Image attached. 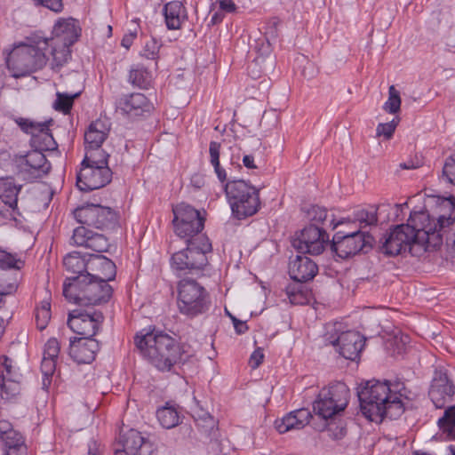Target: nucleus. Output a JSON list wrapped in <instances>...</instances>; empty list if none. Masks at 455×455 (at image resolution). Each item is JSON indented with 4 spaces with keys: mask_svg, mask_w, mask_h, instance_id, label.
Instances as JSON below:
<instances>
[{
    "mask_svg": "<svg viewBox=\"0 0 455 455\" xmlns=\"http://www.w3.org/2000/svg\"><path fill=\"white\" fill-rule=\"evenodd\" d=\"M28 44L15 47L6 60L13 77H21L42 69L49 60V40L36 34L28 37Z\"/></svg>",
    "mask_w": 455,
    "mask_h": 455,
    "instance_id": "nucleus-4",
    "label": "nucleus"
},
{
    "mask_svg": "<svg viewBox=\"0 0 455 455\" xmlns=\"http://www.w3.org/2000/svg\"><path fill=\"white\" fill-rule=\"evenodd\" d=\"M128 82L134 87L148 90L153 83L152 73L144 65L134 64L129 70Z\"/></svg>",
    "mask_w": 455,
    "mask_h": 455,
    "instance_id": "nucleus-36",
    "label": "nucleus"
},
{
    "mask_svg": "<svg viewBox=\"0 0 455 455\" xmlns=\"http://www.w3.org/2000/svg\"><path fill=\"white\" fill-rule=\"evenodd\" d=\"M396 125L397 122H395V120L386 124H379L377 126V134L379 136L382 135L386 139H390L395 131Z\"/></svg>",
    "mask_w": 455,
    "mask_h": 455,
    "instance_id": "nucleus-53",
    "label": "nucleus"
},
{
    "mask_svg": "<svg viewBox=\"0 0 455 455\" xmlns=\"http://www.w3.org/2000/svg\"><path fill=\"white\" fill-rule=\"evenodd\" d=\"M174 233L186 243L197 242L199 236H206L202 233L205 222V212H201L193 206L181 203L172 209Z\"/></svg>",
    "mask_w": 455,
    "mask_h": 455,
    "instance_id": "nucleus-11",
    "label": "nucleus"
},
{
    "mask_svg": "<svg viewBox=\"0 0 455 455\" xmlns=\"http://www.w3.org/2000/svg\"><path fill=\"white\" fill-rule=\"evenodd\" d=\"M164 22L169 30L180 29L188 20V12L180 1H172L164 4L163 9Z\"/></svg>",
    "mask_w": 455,
    "mask_h": 455,
    "instance_id": "nucleus-33",
    "label": "nucleus"
},
{
    "mask_svg": "<svg viewBox=\"0 0 455 455\" xmlns=\"http://www.w3.org/2000/svg\"><path fill=\"white\" fill-rule=\"evenodd\" d=\"M317 272L316 263L306 255H297L289 263V275L291 279L299 283L313 279Z\"/></svg>",
    "mask_w": 455,
    "mask_h": 455,
    "instance_id": "nucleus-30",
    "label": "nucleus"
},
{
    "mask_svg": "<svg viewBox=\"0 0 455 455\" xmlns=\"http://www.w3.org/2000/svg\"><path fill=\"white\" fill-rule=\"evenodd\" d=\"M109 129L100 119L92 122L84 132L85 154L91 152L107 153L101 148L102 143L108 135ZM101 156V154H99Z\"/></svg>",
    "mask_w": 455,
    "mask_h": 455,
    "instance_id": "nucleus-32",
    "label": "nucleus"
},
{
    "mask_svg": "<svg viewBox=\"0 0 455 455\" xmlns=\"http://www.w3.org/2000/svg\"><path fill=\"white\" fill-rule=\"evenodd\" d=\"M455 394V385L448 377L445 371H435L428 395L436 409L444 408L452 400Z\"/></svg>",
    "mask_w": 455,
    "mask_h": 455,
    "instance_id": "nucleus-23",
    "label": "nucleus"
},
{
    "mask_svg": "<svg viewBox=\"0 0 455 455\" xmlns=\"http://www.w3.org/2000/svg\"><path fill=\"white\" fill-rule=\"evenodd\" d=\"M327 430L329 432V435L333 440H339V439L343 438L347 434L346 428L341 425H337V426L329 425Z\"/></svg>",
    "mask_w": 455,
    "mask_h": 455,
    "instance_id": "nucleus-55",
    "label": "nucleus"
},
{
    "mask_svg": "<svg viewBox=\"0 0 455 455\" xmlns=\"http://www.w3.org/2000/svg\"><path fill=\"white\" fill-rule=\"evenodd\" d=\"M225 194L232 214L244 220L258 212L260 207L259 190L243 180H233L225 184Z\"/></svg>",
    "mask_w": 455,
    "mask_h": 455,
    "instance_id": "nucleus-10",
    "label": "nucleus"
},
{
    "mask_svg": "<svg viewBox=\"0 0 455 455\" xmlns=\"http://www.w3.org/2000/svg\"><path fill=\"white\" fill-rule=\"evenodd\" d=\"M328 242L329 235L323 228L308 225L293 239L292 245L300 253L319 255L323 251Z\"/></svg>",
    "mask_w": 455,
    "mask_h": 455,
    "instance_id": "nucleus-20",
    "label": "nucleus"
},
{
    "mask_svg": "<svg viewBox=\"0 0 455 455\" xmlns=\"http://www.w3.org/2000/svg\"><path fill=\"white\" fill-rule=\"evenodd\" d=\"M71 46L49 40V48L46 53L52 56L48 62L52 71L59 72L71 59Z\"/></svg>",
    "mask_w": 455,
    "mask_h": 455,
    "instance_id": "nucleus-34",
    "label": "nucleus"
},
{
    "mask_svg": "<svg viewBox=\"0 0 455 455\" xmlns=\"http://www.w3.org/2000/svg\"><path fill=\"white\" fill-rule=\"evenodd\" d=\"M311 418L312 414L308 409H298L287 413L282 419H275V427L280 434L291 430H299L309 423Z\"/></svg>",
    "mask_w": 455,
    "mask_h": 455,
    "instance_id": "nucleus-31",
    "label": "nucleus"
},
{
    "mask_svg": "<svg viewBox=\"0 0 455 455\" xmlns=\"http://www.w3.org/2000/svg\"><path fill=\"white\" fill-rule=\"evenodd\" d=\"M232 317L234 328L237 334H243L248 330V326L245 322L240 321L234 316Z\"/></svg>",
    "mask_w": 455,
    "mask_h": 455,
    "instance_id": "nucleus-61",
    "label": "nucleus"
},
{
    "mask_svg": "<svg viewBox=\"0 0 455 455\" xmlns=\"http://www.w3.org/2000/svg\"><path fill=\"white\" fill-rule=\"evenodd\" d=\"M161 44L154 37L147 40L142 50L141 55L148 60H156L158 58Z\"/></svg>",
    "mask_w": 455,
    "mask_h": 455,
    "instance_id": "nucleus-48",
    "label": "nucleus"
},
{
    "mask_svg": "<svg viewBox=\"0 0 455 455\" xmlns=\"http://www.w3.org/2000/svg\"><path fill=\"white\" fill-rule=\"evenodd\" d=\"M264 359V354L261 348L255 349L250 357V363L253 369L258 368Z\"/></svg>",
    "mask_w": 455,
    "mask_h": 455,
    "instance_id": "nucleus-58",
    "label": "nucleus"
},
{
    "mask_svg": "<svg viewBox=\"0 0 455 455\" xmlns=\"http://www.w3.org/2000/svg\"><path fill=\"white\" fill-rule=\"evenodd\" d=\"M73 214L82 226L101 230L113 229L118 223L117 213L111 208L100 204H87L77 207Z\"/></svg>",
    "mask_w": 455,
    "mask_h": 455,
    "instance_id": "nucleus-13",
    "label": "nucleus"
},
{
    "mask_svg": "<svg viewBox=\"0 0 455 455\" xmlns=\"http://www.w3.org/2000/svg\"><path fill=\"white\" fill-rule=\"evenodd\" d=\"M14 122L24 133L30 135V146L34 149L41 152L57 149L58 144L50 130L53 124L52 119L36 122L29 118L16 117Z\"/></svg>",
    "mask_w": 455,
    "mask_h": 455,
    "instance_id": "nucleus-14",
    "label": "nucleus"
},
{
    "mask_svg": "<svg viewBox=\"0 0 455 455\" xmlns=\"http://www.w3.org/2000/svg\"><path fill=\"white\" fill-rule=\"evenodd\" d=\"M220 9L221 11L230 13L235 11L236 5L233 0H220Z\"/></svg>",
    "mask_w": 455,
    "mask_h": 455,
    "instance_id": "nucleus-60",
    "label": "nucleus"
},
{
    "mask_svg": "<svg viewBox=\"0 0 455 455\" xmlns=\"http://www.w3.org/2000/svg\"><path fill=\"white\" fill-rule=\"evenodd\" d=\"M410 392L401 380H369L357 389L362 414L370 421L380 423L385 417L396 419L404 412L403 399Z\"/></svg>",
    "mask_w": 455,
    "mask_h": 455,
    "instance_id": "nucleus-1",
    "label": "nucleus"
},
{
    "mask_svg": "<svg viewBox=\"0 0 455 455\" xmlns=\"http://www.w3.org/2000/svg\"><path fill=\"white\" fill-rule=\"evenodd\" d=\"M14 269H0V304L3 297L16 291L18 288V273H12Z\"/></svg>",
    "mask_w": 455,
    "mask_h": 455,
    "instance_id": "nucleus-38",
    "label": "nucleus"
},
{
    "mask_svg": "<svg viewBox=\"0 0 455 455\" xmlns=\"http://www.w3.org/2000/svg\"><path fill=\"white\" fill-rule=\"evenodd\" d=\"M418 224L411 221V213L406 224L396 225L383 237L380 251L387 256H396L406 251L416 256L429 251V237Z\"/></svg>",
    "mask_w": 455,
    "mask_h": 455,
    "instance_id": "nucleus-3",
    "label": "nucleus"
},
{
    "mask_svg": "<svg viewBox=\"0 0 455 455\" xmlns=\"http://www.w3.org/2000/svg\"><path fill=\"white\" fill-rule=\"evenodd\" d=\"M12 176L0 178V218L4 220L18 222L20 212L18 208V196L22 189Z\"/></svg>",
    "mask_w": 455,
    "mask_h": 455,
    "instance_id": "nucleus-19",
    "label": "nucleus"
},
{
    "mask_svg": "<svg viewBox=\"0 0 455 455\" xmlns=\"http://www.w3.org/2000/svg\"><path fill=\"white\" fill-rule=\"evenodd\" d=\"M442 179L455 185V153L446 158L443 167Z\"/></svg>",
    "mask_w": 455,
    "mask_h": 455,
    "instance_id": "nucleus-47",
    "label": "nucleus"
},
{
    "mask_svg": "<svg viewBox=\"0 0 455 455\" xmlns=\"http://www.w3.org/2000/svg\"><path fill=\"white\" fill-rule=\"evenodd\" d=\"M306 213L307 219L311 222L310 225H324L328 221V212L324 207L312 205Z\"/></svg>",
    "mask_w": 455,
    "mask_h": 455,
    "instance_id": "nucleus-44",
    "label": "nucleus"
},
{
    "mask_svg": "<svg viewBox=\"0 0 455 455\" xmlns=\"http://www.w3.org/2000/svg\"><path fill=\"white\" fill-rule=\"evenodd\" d=\"M196 425L198 427L202 428L207 435H210L212 431L214 429L216 423L213 417H212L208 412H204L203 416H200V418L196 419Z\"/></svg>",
    "mask_w": 455,
    "mask_h": 455,
    "instance_id": "nucleus-51",
    "label": "nucleus"
},
{
    "mask_svg": "<svg viewBox=\"0 0 455 455\" xmlns=\"http://www.w3.org/2000/svg\"><path fill=\"white\" fill-rule=\"evenodd\" d=\"M411 221H419L429 237L430 246L436 249L443 243V235L455 222V197H437L432 213L428 211L411 212Z\"/></svg>",
    "mask_w": 455,
    "mask_h": 455,
    "instance_id": "nucleus-5",
    "label": "nucleus"
},
{
    "mask_svg": "<svg viewBox=\"0 0 455 455\" xmlns=\"http://www.w3.org/2000/svg\"><path fill=\"white\" fill-rule=\"evenodd\" d=\"M177 291V307L181 315L193 319L210 310L212 305L210 293L196 280L191 278L180 280Z\"/></svg>",
    "mask_w": 455,
    "mask_h": 455,
    "instance_id": "nucleus-9",
    "label": "nucleus"
},
{
    "mask_svg": "<svg viewBox=\"0 0 455 455\" xmlns=\"http://www.w3.org/2000/svg\"><path fill=\"white\" fill-rule=\"evenodd\" d=\"M71 241L77 246H84L99 253L108 251L110 246L104 235L94 233L84 226L74 229Z\"/></svg>",
    "mask_w": 455,
    "mask_h": 455,
    "instance_id": "nucleus-26",
    "label": "nucleus"
},
{
    "mask_svg": "<svg viewBox=\"0 0 455 455\" xmlns=\"http://www.w3.org/2000/svg\"><path fill=\"white\" fill-rule=\"evenodd\" d=\"M51 303L44 299L36 307L35 317L36 326L39 330H44L51 320Z\"/></svg>",
    "mask_w": 455,
    "mask_h": 455,
    "instance_id": "nucleus-42",
    "label": "nucleus"
},
{
    "mask_svg": "<svg viewBox=\"0 0 455 455\" xmlns=\"http://www.w3.org/2000/svg\"><path fill=\"white\" fill-rule=\"evenodd\" d=\"M156 417L160 425L166 429H171L180 423L177 409L168 403L156 411Z\"/></svg>",
    "mask_w": 455,
    "mask_h": 455,
    "instance_id": "nucleus-39",
    "label": "nucleus"
},
{
    "mask_svg": "<svg viewBox=\"0 0 455 455\" xmlns=\"http://www.w3.org/2000/svg\"><path fill=\"white\" fill-rule=\"evenodd\" d=\"M287 295L290 302L294 305L304 304L306 299L300 291H295L293 288H287Z\"/></svg>",
    "mask_w": 455,
    "mask_h": 455,
    "instance_id": "nucleus-56",
    "label": "nucleus"
},
{
    "mask_svg": "<svg viewBox=\"0 0 455 455\" xmlns=\"http://www.w3.org/2000/svg\"><path fill=\"white\" fill-rule=\"evenodd\" d=\"M52 168L44 154L33 149L16 156V174L23 180L32 182L46 175Z\"/></svg>",
    "mask_w": 455,
    "mask_h": 455,
    "instance_id": "nucleus-16",
    "label": "nucleus"
},
{
    "mask_svg": "<svg viewBox=\"0 0 455 455\" xmlns=\"http://www.w3.org/2000/svg\"><path fill=\"white\" fill-rule=\"evenodd\" d=\"M89 269L86 275L95 280H114L116 275V264L104 255H89Z\"/></svg>",
    "mask_w": 455,
    "mask_h": 455,
    "instance_id": "nucleus-29",
    "label": "nucleus"
},
{
    "mask_svg": "<svg viewBox=\"0 0 455 455\" xmlns=\"http://www.w3.org/2000/svg\"><path fill=\"white\" fill-rule=\"evenodd\" d=\"M25 261L17 253H12L0 246V269L20 270Z\"/></svg>",
    "mask_w": 455,
    "mask_h": 455,
    "instance_id": "nucleus-41",
    "label": "nucleus"
},
{
    "mask_svg": "<svg viewBox=\"0 0 455 455\" xmlns=\"http://www.w3.org/2000/svg\"><path fill=\"white\" fill-rule=\"evenodd\" d=\"M117 108L131 117L141 116L150 113L154 107L151 101L140 92L124 95L117 101Z\"/></svg>",
    "mask_w": 455,
    "mask_h": 455,
    "instance_id": "nucleus-28",
    "label": "nucleus"
},
{
    "mask_svg": "<svg viewBox=\"0 0 455 455\" xmlns=\"http://www.w3.org/2000/svg\"><path fill=\"white\" fill-rule=\"evenodd\" d=\"M337 337H327L329 342L338 347V351L345 359L355 361L365 345V338L355 331H341Z\"/></svg>",
    "mask_w": 455,
    "mask_h": 455,
    "instance_id": "nucleus-22",
    "label": "nucleus"
},
{
    "mask_svg": "<svg viewBox=\"0 0 455 455\" xmlns=\"http://www.w3.org/2000/svg\"><path fill=\"white\" fill-rule=\"evenodd\" d=\"M113 288L104 281L88 275L68 276L63 283V295L71 303L95 306L108 302Z\"/></svg>",
    "mask_w": 455,
    "mask_h": 455,
    "instance_id": "nucleus-6",
    "label": "nucleus"
},
{
    "mask_svg": "<svg viewBox=\"0 0 455 455\" xmlns=\"http://www.w3.org/2000/svg\"><path fill=\"white\" fill-rule=\"evenodd\" d=\"M0 440L4 446L5 454L26 455L27 445L24 436L15 430L8 420H0Z\"/></svg>",
    "mask_w": 455,
    "mask_h": 455,
    "instance_id": "nucleus-25",
    "label": "nucleus"
},
{
    "mask_svg": "<svg viewBox=\"0 0 455 455\" xmlns=\"http://www.w3.org/2000/svg\"><path fill=\"white\" fill-rule=\"evenodd\" d=\"M136 36V29L133 32H130L129 34L124 35L121 42L122 46L125 47L126 49H129Z\"/></svg>",
    "mask_w": 455,
    "mask_h": 455,
    "instance_id": "nucleus-62",
    "label": "nucleus"
},
{
    "mask_svg": "<svg viewBox=\"0 0 455 455\" xmlns=\"http://www.w3.org/2000/svg\"><path fill=\"white\" fill-rule=\"evenodd\" d=\"M36 6H44L53 12L59 13L63 10L62 0H31Z\"/></svg>",
    "mask_w": 455,
    "mask_h": 455,
    "instance_id": "nucleus-52",
    "label": "nucleus"
},
{
    "mask_svg": "<svg viewBox=\"0 0 455 455\" xmlns=\"http://www.w3.org/2000/svg\"><path fill=\"white\" fill-rule=\"evenodd\" d=\"M134 344L140 355L161 371H170L174 365L185 361L184 346L155 326L137 332Z\"/></svg>",
    "mask_w": 455,
    "mask_h": 455,
    "instance_id": "nucleus-2",
    "label": "nucleus"
},
{
    "mask_svg": "<svg viewBox=\"0 0 455 455\" xmlns=\"http://www.w3.org/2000/svg\"><path fill=\"white\" fill-rule=\"evenodd\" d=\"M243 164L248 169H256L257 166L254 164V156L251 155H245L243 157Z\"/></svg>",
    "mask_w": 455,
    "mask_h": 455,
    "instance_id": "nucleus-63",
    "label": "nucleus"
},
{
    "mask_svg": "<svg viewBox=\"0 0 455 455\" xmlns=\"http://www.w3.org/2000/svg\"><path fill=\"white\" fill-rule=\"evenodd\" d=\"M221 144L218 141H211L209 145V155H210V164L212 165L214 173L216 174L219 181L223 185L225 188V184L228 183V173L220 165V156Z\"/></svg>",
    "mask_w": 455,
    "mask_h": 455,
    "instance_id": "nucleus-37",
    "label": "nucleus"
},
{
    "mask_svg": "<svg viewBox=\"0 0 455 455\" xmlns=\"http://www.w3.org/2000/svg\"><path fill=\"white\" fill-rule=\"evenodd\" d=\"M104 322L102 312L93 308L74 309L68 313V326L80 338H93Z\"/></svg>",
    "mask_w": 455,
    "mask_h": 455,
    "instance_id": "nucleus-15",
    "label": "nucleus"
},
{
    "mask_svg": "<svg viewBox=\"0 0 455 455\" xmlns=\"http://www.w3.org/2000/svg\"><path fill=\"white\" fill-rule=\"evenodd\" d=\"M97 152L85 154L76 174V186L81 191L88 192L100 189L112 180V171L108 167V153Z\"/></svg>",
    "mask_w": 455,
    "mask_h": 455,
    "instance_id": "nucleus-8",
    "label": "nucleus"
},
{
    "mask_svg": "<svg viewBox=\"0 0 455 455\" xmlns=\"http://www.w3.org/2000/svg\"><path fill=\"white\" fill-rule=\"evenodd\" d=\"M57 361L43 357L41 371L43 374V388L47 390L52 383V377L56 371Z\"/></svg>",
    "mask_w": 455,
    "mask_h": 455,
    "instance_id": "nucleus-45",
    "label": "nucleus"
},
{
    "mask_svg": "<svg viewBox=\"0 0 455 455\" xmlns=\"http://www.w3.org/2000/svg\"><path fill=\"white\" fill-rule=\"evenodd\" d=\"M448 252L451 257H455V236L447 239Z\"/></svg>",
    "mask_w": 455,
    "mask_h": 455,
    "instance_id": "nucleus-64",
    "label": "nucleus"
},
{
    "mask_svg": "<svg viewBox=\"0 0 455 455\" xmlns=\"http://www.w3.org/2000/svg\"><path fill=\"white\" fill-rule=\"evenodd\" d=\"M445 441H455V425L442 426L438 425Z\"/></svg>",
    "mask_w": 455,
    "mask_h": 455,
    "instance_id": "nucleus-59",
    "label": "nucleus"
},
{
    "mask_svg": "<svg viewBox=\"0 0 455 455\" xmlns=\"http://www.w3.org/2000/svg\"><path fill=\"white\" fill-rule=\"evenodd\" d=\"M401 97L399 92L391 85L388 90V99L384 103L383 108L389 114H395L400 110Z\"/></svg>",
    "mask_w": 455,
    "mask_h": 455,
    "instance_id": "nucleus-46",
    "label": "nucleus"
},
{
    "mask_svg": "<svg viewBox=\"0 0 455 455\" xmlns=\"http://www.w3.org/2000/svg\"><path fill=\"white\" fill-rule=\"evenodd\" d=\"M100 343L93 338L70 339L69 355L77 363H90L100 350Z\"/></svg>",
    "mask_w": 455,
    "mask_h": 455,
    "instance_id": "nucleus-24",
    "label": "nucleus"
},
{
    "mask_svg": "<svg viewBox=\"0 0 455 455\" xmlns=\"http://www.w3.org/2000/svg\"><path fill=\"white\" fill-rule=\"evenodd\" d=\"M87 455H104V446L94 439L90 440Z\"/></svg>",
    "mask_w": 455,
    "mask_h": 455,
    "instance_id": "nucleus-57",
    "label": "nucleus"
},
{
    "mask_svg": "<svg viewBox=\"0 0 455 455\" xmlns=\"http://www.w3.org/2000/svg\"><path fill=\"white\" fill-rule=\"evenodd\" d=\"M352 220L359 224L360 229L376 225L378 222L377 208L371 206L370 209H358L353 212Z\"/></svg>",
    "mask_w": 455,
    "mask_h": 455,
    "instance_id": "nucleus-40",
    "label": "nucleus"
},
{
    "mask_svg": "<svg viewBox=\"0 0 455 455\" xmlns=\"http://www.w3.org/2000/svg\"><path fill=\"white\" fill-rule=\"evenodd\" d=\"M63 265L67 272L73 276L86 275L89 269V255H82L78 251H72L63 259Z\"/></svg>",
    "mask_w": 455,
    "mask_h": 455,
    "instance_id": "nucleus-35",
    "label": "nucleus"
},
{
    "mask_svg": "<svg viewBox=\"0 0 455 455\" xmlns=\"http://www.w3.org/2000/svg\"><path fill=\"white\" fill-rule=\"evenodd\" d=\"M371 239L367 232L360 229L349 233L339 231L333 235L331 246L338 257L347 259L360 252Z\"/></svg>",
    "mask_w": 455,
    "mask_h": 455,
    "instance_id": "nucleus-18",
    "label": "nucleus"
},
{
    "mask_svg": "<svg viewBox=\"0 0 455 455\" xmlns=\"http://www.w3.org/2000/svg\"><path fill=\"white\" fill-rule=\"evenodd\" d=\"M153 451L152 442L133 428L121 430L114 448V455H151Z\"/></svg>",
    "mask_w": 455,
    "mask_h": 455,
    "instance_id": "nucleus-17",
    "label": "nucleus"
},
{
    "mask_svg": "<svg viewBox=\"0 0 455 455\" xmlns=\"http://www.w3.org/2000/svg\"><path fill=\"white\" fill-rule=\"evenodd\" d=\"M350 397L348 387L341 381H337L323 388L313 403L316 415L323 419H329L344 411Z\"/></svg>",
    "mask_w": 455,
    "mask_h": 455,
    "instance_id": "nucleus-12",
    "label": "nucleus"
},
{
    "mask_svg": "<svg viewBox=\"0 0 455 455\" xmlns=\"http://www.w3.org/2000/svg\"><path fill=\"white\" fill-rule=\"evenodd\" d=\"M197 242L186 243L187 247L170 259L171 268L177 276L199 275L209 265L207 255L212 251L208 236H199Z\"/></svg>",
    "mask_w": 455,
    "mask_h": 455,
    "instance_id": "nucleus-7",
    "label": "nucleus"
},
{
    "mask_svg": "<svg viewBox=\"0 0 455 455\" xmlns=\"http://www.w3.org/2000/svg\"><path fill=\"white\" fill-rule=\"evenodd\" d=\"M18 155H12L10 149L0 150V168L3 170H8L10 167H13L16 172V156Z\"/></svg>",
    "mask_w": 455,
    "mask_h": 455,
    "instance_id": "nucleus-50",
    "label": "nucleus"
},
{
    "mask_svg": "<svg viewBox=\"0 0 455 455\" xmlns=\"http://www.w3.org/2000/svg\"><path fill=\"white\" fill-rule=\"evenodd\" d=\"M50 41L73 45L81 36L78 21L73 18H60L54 24Z\"/></svg>",
    "mask_w": 455,
    "mask_h": 455,
    "instance_id": "nucleus-27",
    "label": "nucleus"
},
{
    "mask_svg": "<svg viewBox=\"0 0 455 455\" xmlns=\"http://www.w3.org/2000/svg\"><path fill=\"white\" fill-rule=\"evenodd\" d=\"M22 375L8 356L0 357V395L3 400L12 401L20 393Z\"/></svg>",
    "mask_w": 455,
    "mask_h": 455,
    "instance_id": "nucleus-21",
    "label": "nucleus"
},
{
    "mask_svg": "<svg viewBox=\"0 0 455 455\" xmlns=\"http://www.w3.org/2000/svg\"><path fill=\"white\" fill-rule=\"evenodd\" d=\"M437 423L442 426L455 425V405L447 407Z\"/></svg>",
    "mask_w": 455,
    "mask_h": 455,
    "instance_id": "nucleus-54",
    "label": "nucleus"
},
{
    "mask_svg": "<svg viewBox=\"0 0 455 455\" xmlns=\"http://www.w3.org/2000/svg\"><path fill=\"white\" fill-rule=\"evenodd\" d=\"M80 92L68 94L66 92H57L56 100L54 101V108L65 115L68 114L73 107L74 100L79 97Z\"/></svg>",
    "mask_w": 455,
    "mask_h": 455,
    "instance_id": "nucleus-43",
    "label": "nucleus"
},
{
    "mask_svg": "<svg viewBox=\"0 0 455 455\" xmlns=\"http://www.w3.org/2000/svg\"><path fill=\"white\" fill-rule=\"evenodd\" d=\"M60 351V342L57 339L51 338L44 345L43 357L58 361Z\"/></svg>",
    "mask_w": 455,
    "mask_h": 455,
    "instance_id": "nucleus-49",
    "label": "nucleus"
}]
</instances>
